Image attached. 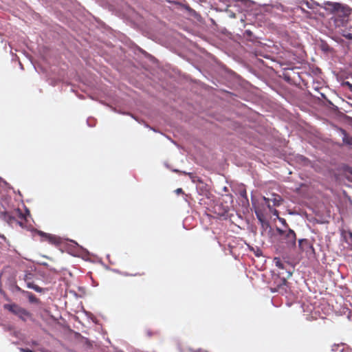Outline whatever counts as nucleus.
Masks as SVG:
<instances>
[{"label": "nucleus", "mask_w": 352, "mask_h": 352, "mask_svg": "<svg viewBox=\"0 0 352 352\" xmlns=\"http://www.w3.org/2000/svg\"><path fill=\"white\" fill-rule=\"evenodd\" d=\"M276 232L280 236V241L285 243L287 248L291 250L296 247V236L294 231L290 228L282 229L277 228Z\"/></svg>", "instance_id": "1"}, {"label": "nucleus", "mask_w": 352, "mask_h": 352, "mask_svg": "<svg viewBox=\"0 0 352 352\" xmlns=\"http://www.w3.org/2000/svg\"><path fill=\"white\" fill-rule=\"evenodd\" d=\"M324 9L333 14L340 16H348L351 13V9L349 6L340 3L327 1L324 3Z\"/></svg>", "instance_id": "2"}, {"label": "nucleus", "mask_w": 352, "mask_h": 352, "mask_svg": "<svg viewBox=\"0 0 352 352\" xmlns=\"http://www.w3.org/2000/svg\"><path fill=\"white\" fill-rule=\"evenodd\" d=\"M3 307L23 321H26L31 318V314L29 311L16 304H6Z\"/></svg>", "instance_id": "3"}, {"label": "nucleus", "mask_w": 352, "mask_h": 352, "mask_svg": "<svg viewBox=\"0 0 352 352\" xmlns=\"http://www.w3.org/2000/svg\"><path fill=\"white\" fill-rule=\"evenodd\" d=\"M265 204L267 205L270 210L274 206H278L281 204L282 199L278 195H272V197H263Z\"/></svg>", "instance_id": "4"}, {"label": "nucleus", "mask_w": 352, "mask_h": 352, "mask_svg": "<svg viewBox=\"0 0 352 352\" xmlns=\"http://www.w3.org/2000/svg\"><path fill=\"white\" fill-rule=\"evenodd\" d=\"M38 233L41 236L45 238V240L49 241L52 244L56 245L60 243V239L54 235L46 234L43 232H39Z\"/></svg>", "instance_id": "5"}, {"label": "nucleus", "mask_w": 352, "mask_h": 352, "mask_svg": "<svg viewBox=\"0 0 352 352\" xmlns=\"http://www.w3.org/2000/svg\"><path fill=\"white\" fill-rule=\"evenodd\" d=\"M298 246L302 250H305V246L312 248V246L309 244L308 241L307 239H304L298 240Z\"/></svg>", "instance_id": "6"}, {"label": "nucleus", "mask_w": 352, "mask_h": 352, "mask_svg": "<svg viewBox=\"0 0 352 352\" xmlns=\"http://www.w3.org/2000/svg\"><path fill=\"white\" fill-rule=\"evenodd\" d=\"M345 346L343 344H334L332 346L331 351H340L343 352L344 350Z\"/></svg>", "instance_id": "7"}, {"label": "nucleus", "mask_w": 352, "mask_h": 352, "mask_svg": "<svg viewBox=\"0 0 352 352\" xmlns=\"http://www.w3.org/2000/svg\"><path fill=\"white\" fill-rule=\"evenodd\" d=\"M28 287L30 288V289H34V291H36L37 292H41L42 290H43L42 288H41L38 285H35L34 283H28Z\"/></svg>", "instance_id": "8"}, {"label": "nucleus", "mask_w": 352, "mask_h": 352, "mask_svg": "<svg viewBox=\"0 0 352 352\" xmlns=\"http://www.w3.org/2000/svg\"><path fill=\"white\" fill-rule=\"evenodd\" d=\"M274 263H275V265L280 268V269H284V264L281 262V261L278 258H274Z\"/></svg>", "instance_id": "9"}, {"label": "nucleus", "mask_w": 352, "mask_h": 352, "mask_svg": "<svg viewBox=\"0 0 352 352\" xmlns=\"http://www.w3.org/2000/svg\"><path fill=\"white\" fill-rule=\"evenodd\" d=\"M343 142L349 145H352V138L347 136L344 131H343Z\"/></svg>", "instance_id": "10"}, {"label": "nucleus", "mask_w": 352, "mask_h": 352, "mask_svg": "<svg viewBox=\"0 0 352 352\" xmlns=\"http://www.w3.org/2000/svg\"><path fill=\"white\" fill-rule=\"evenodd\" d=\"M345 237L346 241L352 245V232H349Z\"/></svg>", "instance_id": "11"}, {"label": "nucleus", "mask_w": 352, "mask_h": 352, "mask_svg": "<svg viewBox=\"0 0 352 352\" xmlns=\"http://www.w3.org/2000/svg\"><path fill=\"white\" fill-rule=\"evenodd\" d=\"M278 221L284 226V227H285L284 229L289 228L288 227V225L287 224V222H286L285 219L281 218V217H278Z\"/></svg>", "instance_id": "12"}, {"label": "nucleus", "mask_w": 352, "mask_h": 352, "mask_svg": "<svg viewBox=\"0 0 352 352\" xmlns=\"http://www.w3.org/2000/svg\"><path fill=\"white\" fill-rule=\"evenodd\" d=\"M346 38L348 39H352V34L351 33H346L343 35Z\"/></svg>", "instance_id": "13"}, {"label": "nucleus", "mask_w": 352, "mask_h": 352, "mask_svg": "<svg viewBox=\"0 0 352 352\" xmlns=\"http://www.w3.org/2000/svg\"><path fill=\"white\" fill-rule=\"evenodd\" d=\"M19 350L21 351V352H34L33 351L30 350V349H23V348H20Z\"/></svg>", "instance_id": "14"}, {"label": "nucleus", "mask_w": 352, "mask_h": 352, "mask_svg": "<svg viewBox=\"0 0 352 352\" xmlns=\"http://www.w3.org/2000/svg\"><path fill=\"white\" fill-rule=\"evenodd\" d=\"M270 210L272 211L274 215L277 217L278 216V212L276 210L272 208Z\"/></svg>", "instance_id": "15"}, {"label": "nucleus", "mask_w": 352, "mask_h": 352, "mask_svg": "<svg viewBox=\"0 0 352 352\" xmlns=\"http://www.w3.org/2000/svg\"><path fill=\"white\" fill-rule=\"evenodd\" d=\"M346 85L349 87V89L352 91V84H351L349 82H346Z\"/></svg>", "instance_id": "16"}, {"label": "nucleus", "mask_w": 352, "mask_h": 352, "mask_svg": "<svg viewBox=\"0 0 352 352\" xmlns=\"http://www.w3.org/2000/svg\"><path fill=\"white\" fill-rule=\"evenodd\" d=\"M176 193L177 194H179L182 192V188H177L176 190H175Z\"/></svg>", "instance_id": "17"}, {"label": "nucleus", "mask_w": 352, "mask_h": 352, "mask_svg": "<svg viewBox=\"0 0 352 352\" xmlns=\"http://www.w3.org/2000/svg\"><path fill=\"white\" fill-rule=\"evenodd\" d=\"M287 278L290 277L292 274V272H287Z\"/></svg>", "instance_id": "18"}, {"label": "nucleus", "mask_w": 352, "mask_h": 352, "mask_svg": "<svg viewBox=\"0 0 352 352\" xmlns=\"http://www.w3.org/2000/svg\"><path fill=\"white\" fill-rule=\"evenodd\" d=\"M349 172H350L351 173H352V170H351V169H350Z\"/></svg>", "instance_id": "19"}]
</instances>
